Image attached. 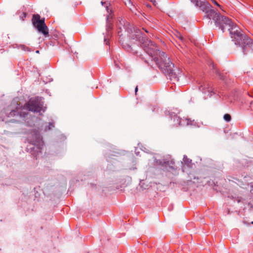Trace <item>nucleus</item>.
I'll use <instances>...</instances> for the list:
<instances>
[{"label":"nucleus","instance_id":"6e6552de","mask_svg":"<svg viewBox=\"0 0 253 253\" xmlns=\"http://www.w3.org/2000/svg\"><path fill=\"white\" fill-rule=\"evenodd\" d=\"M171 120L173 121L174 126H184L189 125V120L187 119H181L176 115L171 116Z\"/></svg>","mask_w":253,"mask_h":253},{"label":"nucleus","instance_id":"a878e982","mask_svg":"<svg viewBox=\"0 0 253 253\" xmlns=\"http://www.w3.org/2000/svg\"><path fill=\"white\" fill-rule=\"evenodd\" d=\"M106 9L108 11V6L107 5H106Z\"/></svg>","mask_w":253,"mask_h":253},{"label":"nucleus","instance_id":"c85d7f7f","mask_svg":"<svg viewBox=\"0 0 253 253\" xmlns=\"http://www.w3.org/2000/svg\"><path fill=\"white\" fill-rule=\"evenodd\" d=\"M49 125H51L52 126H53L52 124H50Z\"/></svg>","mask_w":253,"mask_h":253},{"label":"nucleus","instance_id":"1a4fd4ad","mask_svg":"<svg viewBox=\"0 0 253 253\" xmlns=\"http://www.w3.org/2000/svg\"><path fill=\"white\" fill-rule=\"evenodd\" d=\"M200 90L203 93H206L207 92H211V85L207 82H204L199 87Z\"/></svg>","mask_w":253,"mask_h":253},{"label":"nucleus","instance_id":"f03ea898","mask_svg":"<svg viewBox=\"0 0 253 253\" xmlns=\"http://www.w3.org/2000/svg\"><path fill=\"white\" fill-rule=\"evenodd\" d=\"M230 34L235 44L242 47L244 54L250 50H253V41L238 27L234 26L230 29Z\"/></svg>","mask_w":253,"mask_h":253},{"label":"nucleus","instance_id":"423d86ee","mask_svg":"<svg viewBox=\"0 0 253 253\" xmlns=\"http://www.w3.org/2000/svg\"><path fill=\"white\" fill-rule=\"evenodd\" d=\"M27 109L34 112H40L42 108V105L38 98H31L27 104Z\"/></svg>","mask_w":253,"mask_h":253},{"label":"nucleus","instance_id":"4be33fe9","mask_svg":"<svg viewBox=\"0 0 253 253\" xmlns=\"http://www.w3.org/2000/svg\"><path fill=\"white\" fill-rule=\"evenodd\" d=\"M128 47H129V48H130V49H131V50L132 51H133V49H132V47H131L130 46H129V45H128Z\"/></svg>","mask_w":253,"mask_h":253},{"label":"nucleus","instance_id":"20e7f679","mask_svg":"<svg viewBox=\"0 0 253 253\" xmlns=\"http://www.w3.org/2000/svg\"><path fill=\"white\" fill-rule=\"evenodd\" d=\"M32 23L38 31L42 33L44 36H48V29L44 22V18L41 19L39 14H34L32 17Z\"/></svg>","mask_w":253,"mask_h":253},{"label":"nucleus","instance_id":"f257e3e1","mask_svg":"<svg viewBox=\"0 0 253 253\" xmlns=\"http://www.w3.org/2000/svg\"><path fill=\"white\" fill-rule=\"evenodd\" d=\"M119 21L117 25L121 32L124 30L128 33L131 34V38L139 42L141 47L151 57L154 58V61L161 71L168 75L170 80L178 81L177 76L173 69L174 64L165 53L160 50L154 42L144 36L140 30L122 19Z\"/></svg>","mask_w":253,"mask_h":253},{"label":"nucleus","instance_id":"5701e85b","mask_svg":"<svg viewBox=\"0 0 253 253\" xmlns=\"http://www.w3.org/2000/svg\"><path fill=\"white\" fill-rule=\"evenodd\" d=\"M101 3L102 5H103L104 4H106V2L101 1Z\"/></svg>","mask_w":253,"mask_h":253},{"label":"nucleus","instance_id":"6ab92c4d","mask_svg":"<svg viewBox=\"0 0 253 253\" xmlns=\"http://www.w3.org/2000/svg\"><path fill=\"white\" fill-rule=\"evenodd\" d=\"M137 91H138V87H137V86L135 87V94H136V93H137Z\"/></svg>","mask_w":253,"mask_h":253},{"label":"nucleus","instance_id":"39448f33","mask_svg":"<svg viewBox=\"0 0 253 253\" xmlns=\"http://www.w3.org/2000/svg\"><path fill=\"white\" fill-rule=\"evenodd\" d=\"M217 20L219 22H218L217 24H215V25L216 27L220 29L222 32H224V30L226 28H227L230 32V29L232 28L234 26H236L229 18L221 15H220Z\"/></svg>","mask_w":253,"mask_h":253},{"label":"nucleus","instance_id":"dca6fc26","mask_svg":"<svg viewBox=\"0 0 253 253\" xmlns=\"http://www.w3.org/2000/svg\"><path fill=\"white\" fill-rule=\"evenodd\" d=\"M212 2L217 6L219 7L221 9V6L215 0H211Z\"/></svg>","mask_w":253,"mask_h":253},{"label":"nucleus","instance_id":"0eeeda50","mask_svg":"<svg viewBox=\"0 0 253 253\" xmlns=\"http://www.w3.org/2000/svg\"><path fill=\"white\" fill-rule=\"evenodd\" d=\"M104 42L106 45L108 46V50L110 49V41L111 39L110 26L109 24V15L107 16V28L106 31L103 33Z\"/></svg>","mask_w":253,"mask_h":253},{"label":"nucleus","instance_id":"bb28decb","mask_svg":"<svg viewBox=\"0 0 253 253\" xmlns=\"http://www.w3.org/2000/svg\"><path fill=\"white\" fill-rule=\"evenodd\" d=\"M237 202H238V203H239V202H240V200L238 199L237 200Z\"/></svg>","mask_w":253,"mask_h":253},{"label":"nucleus","instance_id":"a211bd4d","mask_svg":"<svg viewBox=\"0 0 253 253\" xmlns=\"http://www.w3.org/2000/svg\"><path fill=\"white\" fill-rule=\"evenodd\" d=\"M251 188H251V192H253V184H252V183L251 184Z\"/></svg>","mask_w":253,"mask_h":253},{"label":"nucleus","instance_id":"f8f14e48","mask_svg":"<svg viewBox=\"0 0 253 253\" xmlns=\"http://www.w3.org/2000/svg\"><path fill=\"white\" fill-rule=\"evenodd\" d=\"M183 160L184 163L185 164H186L187 165H188V166H190V165L192 162L191 160L188 158L186 156H184Z\"/></svg>","mask_w":253,"mask_h":253},{"label":"nucleus","instance_id":"f3484780","mask_svg":"<svg viewBox=\"0 0 253 253\" xmlns=\"http://www.w3.org/2000/svg\"><path fill=\"white\" fill-rule=\"evenodd\" d=\"M127 2H128V4H127L126 3V5H127V4H128V5H132V3H131V2L130 0H128Z\"/></svg>","mask_w":253,"mask_h":253},{"label":"nucleus","instance_id":"cd10ccee","mask_svg":"<svg viewBox=\"0 0 253 253\" xmlns=\"http://www.w3.org/2000/svg\"><path fill=\"white\" fill-rule=\"evenodd\" d=\"M136 154L137 155H138V152H136Z\"/></svg>","mask_w":253,"mask_h":253},{"label":"nucleus","instance_id":"7c9ffc66","mask_svg":"<svg viewBox=\"0 0 253 253\" xmlns=\"http://www.w3.org/2000/svg\"><path fill=\"white\" fill-rule=\"evenodd\" d=\"M36 52H37V53H39V51H38V50H37V51H36Z\"/></svg>","mask_w":253,"mask_h":253},{"label":"nucleus","instance_id":"4468645a","mask_svg":"<svg viewBox=\"0 0 253 253\" xmlns=\"http://www.w3.org/2000/svg\"><path fill=\"white\" fill-rule=\"evenodd\" d=\"M122 154V152L121 151H112V156H119Z\"/></svg>","mask_w":253,"mask_h":253},{"label":"nucleus","instance_id":"aec40b11","mask_svg":"<svg viewBox=\"0 0 253 253\" xmlns=\"http://www.w3.org/2000/svg\"><path fill=\"white\" fill-rule=\"evenodd\" d=\"M132 51L134 52V53H135V54H137L138 53V51H134V50H133V51Z\"/></svg>","mask_w":253,"mask_h":253},{"label":"nucleus","instance_id":"c756f323","mask_svg":"<svg viewBox=\"0 0 253 253\" xmlns=\"http://www.w3.org/2000/svg\"><path fill=\"white\" fill-rule=\"evenodd\" d=\"M145 32H147V33L148 32L146 30H145Z\"/></svg>","mask_w":253,"mask_h":253},{"label":"nucleus","instance_id":"7ed1b4c3","mask_svg":"<svg viewBox=\"0 0 253 253\" xmlns=\"http://www.w3.org/2000/svg\"><path fill=\"white\" fill-rule=\"evenodd\" d=\"M191 2L195 4L197 7H199L200 9L205 13L204 18H208L210 20L209 23L212 24V20L214 24L218 23L219 17L221 15L219 12H216L211 6V5L206 0H190Z\"/></svg>","mask_w":253,"mask_h":253},{"label":"nucleus","instance_id":"9d476101","mask_svg":"<svg viewBox=\"0 0 253 253\" xmlns=\"http://www.w3.org/2000/svg\"><path fill=\"white\" fill-rule=\"evenodd\" d=\"M156 162L158 165L165 167H167L169 164V161L164 159L157 160Z\"/></svg>","mask_w":253,"mask_h":253},{"label":"nucleus","instance_id":"2f4dec72","mask_svg":"<svg viewBox=\"0 0 253 253\" xmlns=\"http://www.w3.org/2000/svg\"><path fill=\"white\" fill-rule=\"evenodd\" d=\"M251 223L253 224V221L251 222Z\"/></svg>","mask_w":253,"mask_h":253},{"label":"nucleus","instance_id":"393cba45","mask_svg":"<svg viewBox=\"0 0 253 253\" xmlns=\"http://www.w3.org/2000/svg\"><path fill=\"white\" fill-rule=\"evenodd\" d=\"M144 61L145 63H146L147 64H148V62H147V61L146 60H144Z\"/></svg>","mask_w":253,"mask_h":253},{"label":"nucleus","instance_id":"412c9836","mask_svg":"<svg viewBox=\"0 0 253 253\" xmlns=\"http://www.w3.org/2000/svg\"><path fill=\"white\" fill-rule=\"evenodd\" d=\"M120 31H119V32H118V35H119V36L120 37H121V36H122V35H123V34H121V35H120Z\"/></svg>","mask_w":253,"mask_h":253},{"label":"nucleus","instance_id":"ddd939ff","mask_svg":"<svg viewBox=\"0 0 253 253\" xmlns=\"http://www.w3.org/2000/svg\"><path fill=\"white\" fill-rule=\"evenodd\" d=\"M223 118L224 120L227 122H230L231 120V117L229 114H225L223 116Z\"/></svg>","mask_w":253,"mask_h":253},{"label":"nucleus","instance_id":"b1692460","mask_svg":"<svg viewBox=\"0 0 253 253\" xmlns=\"http://www.w3.org/2000/svg\"><path fill=\"white\" fill-rule=\"evenodd\" d=\"M23 14H24V15H23V16L26 17V13H23Z\"/></svg>","mask_w":253,"mask_h":253},{"label":"nucleus","instance_id":"9b49d317","mask_svg":"<svg viewBox=\"0 0 253 253\" xmlns=\"http://www.w3.org/2000/svg\"><path fill=\"white\" fill-rule=\"evenodd\" d=\"M210 66H211L212 69L215 70V73L216 74L218 75L219 77H220V78L221 79H222V80L224 79V78L223 76H222L221 75V74L219 72V71L215 68V67L214 66V64L212 62L210 63Z\"/></svg>","mask_w":253,"mask_h":253},{"label":"nucleus","instance_id":"2eb2a0df","mask_svg":"<svg viewBox=\"0 0 253 253\" xmlns=\"http://www.w3.org/2000/svg\"><path fill=\"white\" fill-rule=\"evenodd\" d=\"M175 36L177 38H178L181 41H182L183 40V37H182V36L179 32H176Z\"/></svg>","mask_w":253,"mask_h":253}]
</instances>
